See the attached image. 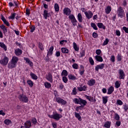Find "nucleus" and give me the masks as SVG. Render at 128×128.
Here are the masks:
<instances>
[{"instance_id": "f257e3e1", "label": "nucleus", "mask_w": 128, "mask_h": 128, "mask_svg": "<svg viewBox=\"0 0 128 128\" xmlns=\"http://www.w3.org/2000/svg\"><path fill=\"white\" fill-rule=\"evenodd\" d=\"M117 14L118 18H124V16H126L124 14V10L121 6L119 7L117 10Z\"/></svg>"}, {"instance_id": "f03ea898", "label": "nucleus", "mask_w": 128, "mask_h": 128, "mask_svg": "<svg viewBox=\"0 0 128 128\" xmlns=\"http://www.w3.org/2000/svg\"><path fill=\"white\" fill-rule=\"evenodd\" d=\"M48 116L50 118H53L56 120H60V119L62 118V114H58L57 112L54 113V114L52 115H48Z\"/></svg>"}, {"instance_id": "7ed1b4c3", "label": "nucleus", "mask_w": 128, "mask_h": 128, "mask_svg": "<svg viewBox=\"0 0 128 128\" xmlns=\"http://www.w3.org/2000/svg\"><path fill=\"white\" fill-rule=\"evenodd\" d=\"M68 18L70 20L71 22L74 26H76V22H78V21L76 20V19L74 15L70 14L68 16Z\"/></svg>"}, {"instance_id": "20e7f679", "label": "nucleus", "mask_w": 128, "mask_h": 128, "mask_svg": "<svg viewBox=\"0 0 128 128\" xmlns=\"http://www.w3.org/2000/svg\"><path fill=\"white\" fill-rule=\"evenodd\" d=\"M8 58L5 56L3 58L0 60V64H2V66H6L8 64Z\"/></svg>"}, {"instance_id": "39448f33", "label": "nucleus", "mask_w": 128, "mask_h": 128, "mask_svg": "<svg viewBox=\"0 0 128 128\" xmlns=\"http://www.w3.org/2000/svg\"><path fill=\"white\" fill-rule=\"evenodd\" d=\"M18 98L21 102H28V98L24 95L20 94Z\"/></svg>"}, {"instance_id": "423d86ee", "label": "nucleus", "mask_w": 128, "mask_h": 128, "mask_svg": "<svg viewBox=\"0 0 128 128\" xmlns=\"http://www.w3.org/2000/svg\"><path fill=\"white\" fill-rule=\"evenodd\" d=\"M84 14L86 18H88V20L92 18V16H94V14L90 10H88L86 12H85Z\"/></svg>"}, {"instance_id": "0eeeda50", "label": "nucleus", "mask_w": 128, "mask_h": 128, "mask_svg": "<svg viewBox=\"0 0 128 128\" xmlns=\"http://www.w3.org/2000/svg\"><path fill=\"white\" fill-rule=\"evenodd\" d=\"M46 79L48 82H54V80L52 79V74L50 73H48L46 75Z\"/></svg>"}, {"instance_id": "6e6552de", "label": "nucleus", "mask_w": 128, "mask_h": 128, "mask_svg": "<svg viewBox=\"0 0 128 128\" xmlns=\"http://www.w3.org/2000/svg\"><path fill=\"white\" fill-rule=\"evenodd\" d=\"M64 14L66 16H70L72 12V10L68 8H66L63 10Z\"/></svg>"}, {"instance_id": "1a4fd4ad", "label": "nucleus", "mask_w": 128, "mask_h": 128, "mask_svg": "<svg viewBox=\"0 0 128 128\" xmlns=\"http://www.w3.org/2000/svg\"><path fill=\"white\" fill-rule=\"evenodd\" d=\"M118 74L120 80H124V70L122 69L119 70Z\"/></svg>"}, {"instance_id": "9d476101", "label": "nucleus", "mask_w": 128, "mask_h": 128, "mask_svg": "<svg viewBox=\"0 0 128 128\" xmlns=\"http://www.w3.org/2000/svg\"><path fill=\"white\" fill-rule=\"evenodd\" d=\"M54 46H51L49 48L48 52L47 53V56H52L53 52H54Z\"/></svg>"}, {"instance_id": "9b49d317", "label": "nucleus", "mask_w": 128, "mask_h": 128, "mask_svg": "<svg viewBox=\"0 0 128 128\" xmlns=\"http://www.w3.org/2000/svg\"><path fill=\"white\" fill-rule=\"evenodd\" d=\"M104 68V64H102L100 65H97L95 68V70L98 72V70H102Z\"/></svg>"}, {"instance_id": "f8f14e48", "label": "nucleus", "mask_w": 128, "mask_h": 128, "mask_svg": "<svg viewBox=\"0 0 128 128\" xmlns=\"http://www.w3.org/2000/svg\"><path fill=\"white\" fill-rule=\"evenodd\" d=\"M26 128H30L32 126V122L30 120H27L24 124Z\"/></svg>"}, {"instance_id": "ddd939ff", "label": "nucleus", "mask_w": 128, "mask_h": 128, "mask_svg": "<svg viewBox=\"0 0 128 128\" xmlns=\"http://www.w3.org/2000/svg\"><path fill=\"white\" fill-rule=\"evenodd\" d=\"M95 59L96 60V62H102L104 61V59L102 58V57L98 55H96L95 56Z\"/></svg>"}, {"instance_id": "4468645a", "label": "nucleus", "mask_w": 128, "mask_h": 128, "mask_svg": "<svg viewBox=\"0 0 128 128\" xmlns=\"http://www.w3.org/2000/svg\"><path fill=\"white\" fill-rule=\"evenodd\" d=\"M95 84L96 80H94V79H91L88 82V84L90 86H94Z\"/></svg>"}, {"instance_id": "2eb2a0df", "label": "nucleus", "mask_w": 128, "mask_h": 128, "mask_svg": "<svg viewBox=\"0 0 128 128\" xmlns=\"http://www.w3.org/2000/svg\"><path fill=\"white\" fill-rule=\"evenodd\" d=\"M24 60H26V62L27 64H28L30 66H34V64L32 63V62L30 61V60L28 58H24Z\"/></svg>"}, {"instance_id": "dca6fc26", "label": "nucleus", "mask_w": 128, "mask_h": 128, "mask_svg": "<svg viewBox=\"0 0 128 128\" xmlns=\"http://www.w3.org/2000/svg\"><path fill=\"white\" fill-rule=\"evenodd\" d=\"M14 53H15V54L18 56H20V54H22V50L20 48H17L15 50Z\"/></svg>"}, {"instance_id": "f3484780", "label": "nucleus", "mask_w": 128, "mask_h": 128, "mask_svg": "<svg viewBox=\"0 0 128 128\" xmlns=\"http://www.w3.org/2000/svg\"><path fill=\"white\" fill-rule=\"evenodd\" d=\"M8 68H16V64L11 62V63H9L8 64Z\"/></svg>"}, {"instance_id": "a211bd4d", "label": "nucleus", "mask_w": 128, "mask_h": 128, "mask_svg": "<svg viewBox=\"0 0 128 128\" xmlns=\"http://www.w3.org/2000/svg\"><path fill=\"white\" fill-rule=\"evenodd\" d=\"M114 86H111L108 88V94H112V92H114Z\"/></svg>"}, {"instance_id": "6ab92c4d", "label": "nucleus", "mask_w": 128, "mask_h": 128, "mask_svg": "<svg viewBox=\"0 0 128 128\" xmlns=\"http://www.w3.org/2000/svg\"><path fill=\"white\" fill-rule=\"evenodd\" d=\"M18 57L14 56L12 58V59L11 60L12 62H14V64H18Z\"/></svg>"}, {"instance_id": "aec40b11", "label": "nucleus", "mask_w": 128, "mask_h": 128, "mask_svg": "<svg viewBox=\"0 0 128 128\" xmlns=\"http://www.w3.org/2000/svg\"><path fill=\"white\" fill-rule=\"evenodd\" d=\"M1 20H2V22H4V23L6 24V26H10V23L8 22L6 20V18H4V17L2 16L1 18Z\"/></svg>"}, {"instance_id": "412c9836", "label": "nucleus", "mask_w": 128, "mask_h": 128, "mask_svg": "<svg viewBox=\"0 0 128 128\" xmlns=\"http://www.w3.org/2000/svg\"><path fill=\"white\" fill-rule=\"evenodd\" d=\"M110 12H112V7L110 6H108L106 8H105L106 14H110Z\"/></svg>"}, {"instance_id": "4be33fe9", "label": "nucleus", "mask_w": 128, "mask_h": 128, "mask_svg": "<svg viewBox=\"0 0 128 128\" xmlns=\"http://www.w3.org/2000/svg\"><path fill=\"white\" fill-rule=\"evenodd\" d=\"M78 89L79 92H86V86H84L78 87Z\"/></svg>"}, {"instance_id": "5701e85b", "label": "nucleus", "mask_w": 128, "mask_h": 128, "mask_svg": "<svg viewBox=\"0 0 128 128\" xmlns=\"http://www.w3.org/2000/svg\"><path fill=\"white\" fill-rule=\"evenodd\" d=\"M73 48L74 50H76V52H78V50H80V48L76 44V42H73Z\"/></svg>"}, {"instance_id": "b1692460", "label": "nucleus", "mask_w": 128, "mask_h": 128, "mask_svg": "<svg viewBox=\"0 0 128 128\" xmlns=\"http://www.w3.org/2000/svg\"><path fill=\"white\" fill-rule=\"evenodd\" d=\"M44 86L46 88H52V84L48 82H44Z\"/></svg>"}, {"instance_id": "393cba45", "label": "nucleus", "mask_w": 128, "mask_h": 128, "mask_svg": "<svg viewBox=\"0 0 128 128\" xmlns=\"http://www.w3.org/2000/svg\"><path fill=\"white\" fill-rule=\"evenodd\" d=\"M80 76H82V74H84V67L82 66H80Z\"/></svg>"}, {"instance_id": "a878e982", "label": "nucleus", "mask_w": 128, "mask_h": 128, "mask_svg": "<svg viewBox=\"0 0 128 128\" xmlns=\"http://www.w3.org/2000/svg\"><path fill=\"white\" fill-rule=\"evenodd\" d=\"M108 96H105L102 97V102L104 104H106V102H108Z\"/></svg>"}, {"instance_id": "bb28decb", "label": "nucleus", "mask_w": 128, "mask_h": 128, "mask_svg": "<svg viewBox=\"0 0 128 128\" xmlns=\"http://www.w3.org/2000/svg\"><path fill=\"white\" fill-rule=\"evenodd\" d=\"M68 78L69 80H76V77L74 76V75H72V74H70L68 75Z\"/></svg>"}, {"instance_id": "cd10ccee", "label": "nucleus", "mask_w": 128, "mask_h": 128, "mask_svg": "<svg viewBox=\"0 0 128 128\" xmlns=\"http://www.w3.org/2000/svg\"><path fill=\"white\" fill-rule=\"evenodd\" d=\"M73 102H74V104H80V98H75L73 100Z\"/></svg>"}, {"instance_id": "c85d7f7f", "label": "nucleus", "mask_w": 128, "mask_h": 128, "mask_svg": "<svg viewBox=\"0 0 128 128\" xmlns=\"http://www.w3.org/2000/svg\"><path fill=\"white\" fill-rule=\"evenodd\" d=\"M78 19L79 22H82V14L79 13L78 15Z\"/></svg>"}, {"instance_id": "c756f323", "label": "nucleus", "mask_w": 128, "mask_h": 128, "mask_svg": "<svg viewBox=\"0 0 128 128\" xmlns=\"http://www.w3.org/2000/svg\"><path fill=\"white\" fill-rule=\"evenodd\" d=\"M0 48H4V50L5 51H6L7 50V47L6 46L4 42H0Z\"/></svg>"}, {"instance_id": "7c9ffc66", "label": "nucleus", "mask_w": 128, "mask_h": 128, "mask_svg": "<svg viewBox=\"0 0 128 128\" xmlns=\"http://www.w3.org/2000/svg\"><path fill=\"white\" fill-rule=\"evenodd\" d=\"M111 122L110 121L106 122L104 123V126L106 128H110Z\"/></svg>"}, {"instance_id": "2f4dec72", "label": "nucleus", "mask_w": 128, "mask_h": 128, "mask_svg": "<svg viewBox=\"0 0 128 128\" xmlns=\"http://www.w3.org/2000/svg\"><path fill=\"white\" fill-rule=\"evenodd\" d=\"M98 26L99 28H102L103 30H106V26H104V25L102 23H98Z\"/></svg>"}, {"instance_id": "473e14b6", "label": "nucleus", "mask_w": 128, "mask_h": 128, "mask_svg": "<svg viewBox=\"0 0 128 128\" xmlns=\"http://www.w3.org/2000/svg\"><path fill=\"white\" fill-rule=\"evenodd\" d=\"M62 54H68V49L66 48H61Z\"/></svg>"}, {"instance_id": "72a5a7b5", "label": "nucleus", "mask_w": 128, "mask_h": 128, "mask_svg": "<svg viewBox=\"0 0 128 128\" xmlns=\"http://www.w3.org/2000/svg\"><path fill=\"white\" fill-rule=\"evenodd\" d=\"M30 76L32 78V80H36L38 78V76L36 75V74H34V73H31L30 74Z\"/></svg>"}, {"instance_id": "f704fd0d", "label": "nucleus", "mask_w": 128, "mask_h": 128, "mask_svg": "<svg viewBox=\"0 0 128 128\" xmlns=\"http://www.w3.org/2000/svg\"><path fill=\"white\" fill-rule=\"evenodd\" d=\"M86 98L89 100V102H96V100H94V98L88 96H86Z\"/></svg>"}, {"instance_id": "c9c22d12", "label": "nucleus", "mask_w": 128, "mask_h": 128, "mask_svg": "<svg viewBox=\"0 0 128 128\" xmlns=\"http://www.w3.org/2000/svg\"><path fill=\"white\" fill-rule=\"evenodd\" d=\"M86 100H84L80 98V104H82L83 106H84L86 104Z\"/></svg>"}, {"instance_id": "e433bc0d", "label": "nucleus", "mask_w": 128, "mask_h": 128, "mask_svg": "<svg viewBox=\"0 0 128 128\" xmlns=\"http://www.w3.org/2000/svg\"><path fill=\"white\" fill-rule=\"evenodd\" d=\"M4 122L5 124L8 126L10 124H11L12 121L8 119H6L4 121Z\"/></svg>"}, {"instance_id": "4c0bfd02", "label": "nucleus", "mask_w": 128, "mask_h": 128, "mask_svg": "<svg viewBox=\"0 0 128 128\" xmlns=\"http://www.w3.org/2000/svg\"><path fill=\"white\" fill-rule=\"evenodd\" d=\"M62 76H68V71L66 70H63L62 74H61Z\"/></svg>"}, {"instance_id": "58836bf2", "label": "nucleus", "mask_w": 128, "mask_h": 128, "mask_svg": "<svg viewBox=\"0 0 128 128\" xmlns=\"http://www.w3.org/2000/svg\"><path fill=\"white\" fill-rule=\"evenodd\" d=\"M27 84L30 86V88H32V86H34V82L31 80H28L27 81Z\"/></svg>"}, {"instance_id": "ea45409f", "label": "nucleus", "mask_w": 128, "mask_h": 128, "mask_svg": "<svg viewBox=\"0 0 128 128\" xmlns=\"http://www.w3.org/2000/svg\"><path fill=\"white\" fill-rule=\"evenodd\" d=\"M16 14V13H12L11 16L8 17L9 20H14Z\"/></svg>"}, {"instance_id": "a19ab883", "label": "nucleus", "mask_w": 128, "mask_h": 128, "mask_svg": "<svg viewBox=\"0 0 128 128\" xmlns=\"http://www.w3.org/2000/svg\"><path fill=\"white\" fill-rule=\"evenodd\" d=\"M44 16L45 20L48 18V10H44Z\"/></svg>"}, {"instance_id": "79ce46f5", "label": "nucleus", "mask_w": 128, "mask_h": 128, "mask_svg": "<svg viewBox=\"0 0 128 128\" xmlns=\"http://www.w3.org/2000/svg\"><path fill=\"white\" fill-rule=\"evenodd\" d=\"M54 8L56 12L60 11V6H58V4H55Z\"/></svg>"}, {"instance_id": "37998d69", "label": "nucleus", "mask_w": 128, "mask_h": 128, "mask_svg": "<svg viewBox=\"0 0 128 128\" xmlns=\"http://www.w3.org/2000/svg\"><path fill=\"white\" fill-rule=\"evenodd\" d=\"M109 42H110V40L108 38H106L102 44L103 46H106V44H108Z\"/></svg>"}, {"instance_id": "c03bdc74", "label": "nucleus", "mask_w": 128, "mask_h": 128, "mask_svg": "<svg viewBox=\"0 0 128 128\" xmlns=\"http://www.w3.org/2000/svg\"><path fill=\"white\" fill-rule=\"evenodd\" d=\"M75 116L80 121H82V116L78 114V113H75Z\"/></svg>"}, {"instance_id": "a18cd8bd", "label": "nucleus", "mask_w": 128, "mask_h": 128, "mask_svg": "<svg viewBox=\"0 0 128 128\" xmlns=\"http://www.w3.org/2000/svg\"><path fill=\"white\" fill-rule=\"evenodd\" d=\"M120 86V82L116 81L115 82V88H118Z\"/></svg>"}, {"instance_id": "49530a36", "label": "nucleus", "mask_w": 128, "mask_h": 128, "mask_svg": "<svg viewBox=\"0 0 128 128\" xmlns=\"http://www.w3.org/2000/svg\"><path fill=\"white\" fill-rule=\"evenodd\" d=\"M116 104H118V106H122L124 102H122V100L118 99L116 100Z\"/></svg>"}, {"instance_id": "de8ad7c7", "label": "nucleus", "mask_w": 128, "mask_h": 128, "mask_svg": "<svg viewBox=\"0 0 128 128\" xmlns=\"http://www.w3.org/2000/svg\"><path fill=\"white\" fill-rule=\"evenodd\" d=\"M117 60L118 62H120L122 60V54H118Z\"/></svg>"}, {"instance_id": "09e8293b", "label": "nucleus", "mask_w": 128, "mask_h": 128, "mask_svg": "<svg viewBox=\"0 0 128 128\" xmlns=\"http://www.w3.org/2000/svg\"><path fill=\"white\" fill-rule=\"evenodd\" d=\"M89 62L90 64H92V66H94V59H92V57L89 58Z\"/></svg>"}, {"instance_id": "8fccbe9b", "label": "nucleus", "mask_w": 128, "mask_h": 128, "mask_svg": "<svg viewBox=\"0 0 128 128\" xmlns=\"http://www.w3.org/2000/svg\"><path fill=\"white\" fill-rule=\"evenodd\" d=\"M91 26L94 28V30H98V27H96V24L91 23Z\"/></svg>"}, {"instance_id": "3c124183", "label": "nucleus", "mask_w": 128, "mask_h": 128, "mask_svg": "<svg viewBox=\"0 0 128 128\" xmlns=\"http://www.w3.org/2000/svg\"><path fill=\"white\" fill-rule=\"evenodd\" d=\"M72 66L74 70H78V64H76V63L72 65Z\"/></svg>"}, {"instance_id": "603ef678", "label": "nucleus", "mask_w": 128, "mask_h": 128, "mask_svg": "<svg viewBox=\"0 0 128 128\" xmlns=\"http://www.w3.org/2000/svg\"><path fill=\"white\" fill-rule=\"evenodd\" d=\"M110 60L112 62H116V57L112 55L110 58Z\"/></svg>"}, {"instance_id": "864d4df0", "label": "nucleus", "mask_w": 128, "mask_h": 128, "mask_svg": "<svg viewBox=\"0 0 128 128\" xmlns=\"http://www.w3.org/2000/svg\"><path fill=\"white\" fill-rule=\"evenodd\" d=\"M114 118L116 120H120V115H118V114H115Z\"/></svg>"}, {"instance_id": "5fc2aeb1", "label": "nucleus", "mask_w": 128, "mask_h": 128, "mask_svg": "<svg viewBox=\"0 0 128 128\" xmlns=\"http://www.w3.org/2000/svg\"><path fill=\"white\" fill-rule=\"evenodd\" d=\"M32 122L33 124H38V120L36 118H33L32 120Z\"/></svg>"}, {"instance_id": "6e6d98bb", "label": "nucleus", "mask_w": 128, "mask_h": 128, "mask_svg": "<svg viewBox=\"0 0 128 128\" xmlns=\"http://www.w3.org/2000/svg\"><path fill=\"white\" fill-rule=\"evenodd\" d=\"M62 100V98H56V102H58V104H60Z\"/></svg>"}, {"instance_id": "4d7b16f0", "label": "nucleus", "mask_w": 128, "mask_h": 128, "mask_svg": "<svg viewBox=\"0 0 128 128\" xmlns=\"http://www.w3.org/2000/svg\"><path fill=\"white\" fill-rule=\"evenodd\" d=\"M30 32H34L36 30V27L34 26H30Z\"/></svg>"}, {"instance_id": "13d9d810", "label": "nucleus", "mask_w": 128, "mask_h": 128, "mask_svg": "<svg viewBox=\"0 0 128 128\" xmlns=\"http://www.w3.org/2000/svg\"><path fill=\"white\" fill-rule=\"evenodd\" d=\"M62 80L64 84H66L68 82V78L66 76H62Z\"/></svg>"}, {"instance_id": "bf43d9fd", "label": "nucleus", "mask_w": 128, "mask_h": 128, "mask_svg": "<svg viewBox=\"0 0 128 128\" xmlns=\"http://www.w3.org/2000/svg\"><path fill=\"white\" fill-rule=\"evenodd\" d=\"M122 28L126 34H128V28H126V26H124L122 27Z\"/></svg>"}, {"instance_id": "052dcab7", "label": "nucleus", "mask_w": 128, "mask_h": 128, "mask_svg": "<svg viewBox=\"0 0 128 128\" xmlns=\"http://www.w3.org/2000/svg\"><path fill=\"white\" fill-rule=\"evenodd\" d=\"M102 54V50L98 49L96 50V54L98 56H100Z\"/></svg>"}, {"instance_id": "680f3d73", "label": "nucleus", "mask_w": 128, "mask_h": 128, "mask_svg": "<svg viewBox=\"0 0 128 128\" xmlns=\"http://www.w3.org/2000/svg\"><path fill=\"white\" fill-rule=\"evenodd\" d=\"M55 56H57V58L60 56V51L56 52L55 54Z\"/></svg>"}, {"instance_id": "e2e57ef3", "label": "nucleus", "mask_w": 128, "mask_h": 128, "mask_svg": "<svg viewBox=\"0 0 128 128\" xmlns=\"http://www.w3.org/2000/svg\"><path fill=\"white\" fill-rule=\"evenodd\" d=\"M38 48L41 50H44V46L42 44L40 43L38 45Z\"/></svg>"}, {"instance_id": "0e129e2a", "label": "nucleus", "mask_w": 128, "mask_h": 128, "mask_svg": "<svg viewBox=\"0 0 128 128\" xmlns=\"http://www.w3.org/2000/svg\"><path fill=\"white\" fill-rule=\"evenodd\" d=\"M82 108H84V106H78L76 108V112H78V110H82Z\"/></svg>"}, {"instance_id": "69168bd1", "label": "nucleus", "mask_w": 128, "mask_h": 128, "mask_svg": "<svg viewBox=\"0 0 128 128\" xmlns=\"http://www.w3.org/2000/svg\"><path fill=\"white\" fill-rule=\"evenodd\" d=\"M60 104H62L63 106H64V105L66 104V101L62 99Z\"/></svg>"}, {"instance_id": "338daca9", "label": "nucleus", "mask_w": 128, "mask_h": 128, "mask_svg": "<svg viewBox=\"0 0 128 128\" xmlns=\"http://www.w3.org/2000/svg\"><path fill=\"white\" fill-rule=\"evenodd\" d=\"M0 116H6V112L2 110H0Z\"/></svg>"}, {"instance_id": "774afa93", "label": "nucleus", "mask_w": 128, "mask_h": 128, "mask_svg": "<svg viewBox=\"0 0 128 128\" xmlns=\"http://www.w3.org/2000/svg\"><path fill=\"white\" fill-rule=\"evenodd\" d=\"M116 34L118 36H120V30H116Z\"/></svg>"}]
</instances>
